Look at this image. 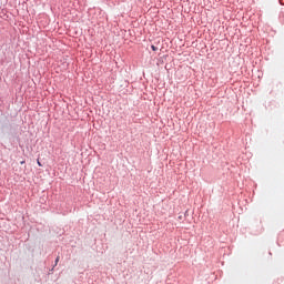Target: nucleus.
<instances>
[{
    "instance_id": "obj_1",
    "label": "nucleus",
    "mask_w": 284,
    "mask_h": 284,
    "mask_svg": "<svg viewBox=\"0 0 284 284\" xmlns=\"http://www.w3.org/2000/svg\"><path fill=\"white\" fill-rule=\"evenodd\" d=\"M37 163H38L39 168H43V164H41V161L37 160Z\"/></svg>"
},
{
    "instance_id": "obj_2",
    "label": "nucleus",
    "mask_w": 284,
    "mask_h": 284,
    "mask_svg": "<svg viewBox=\"0 0 284 284\" xmlns=\"http://www.w3.org/2000/svg\"><path fill=\"white\" fill-rule=\"evenodd\" d=\"M151 48H152V50H153L154 52H156V50H159L155 45H152Z\"/></svg>"
},
{
    "instance_id": "obj_3",
    "label": "nucleus",
    "mask_w": 284,
    "mask_h": 284,
    "mask_svg": "<svg viewBox=\"0 0 284 284\" xmlns=\"http://www.w3.org/2000/svg\"><path fill=\"white\" fill-rule=\"evenodd\" d=\"M59 256L55 258V265H58L59 264Z\"/></svg>"
},
{
    "instance_id": "obj_4",
    "label": "nucleus",
    "mask_w": 284,
    "mask_h": 284,
    "mask_svg": "<svg viewBox=\"0 0 284 284\" xmlns=\"http://www.w3.org/2000/svg\"><path fill=\"white\" fill-rule=\"evenodd\" d=\"M26 163V161H21L20 164L23 165Z\"/></svg>"
}]
</instances>
